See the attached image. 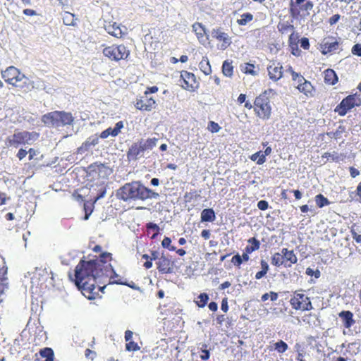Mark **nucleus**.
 <instances>
[{
	"label": "nucleus",
	"instance_id": "6",
	"mask_svg": "<svg viewBox=\"0 0 361 361\" xmlns=\"http://www.w3.org/2000/svg\"><path fill=\"white\" fill-rule=\"evenodd\" d=\"M361 106V99L357 94L348 95L344 98L335 108V112L341 116H344L348 111L355 106Z\"/></svg>",
	"mask_w": 361,
	"mask_h": 361
},
{
	"label": "nucleus",
	"instance_id": "3",
	"mask_svg": "<svg viewBox=\"0 0 361 361\" xmlns=\"http://www.w3.org/2000/svg\"><path fill=\"white\" fill-rule=\"evenodd\" d=\"M42 121L49 128H60L72 126L74 122V117L70 112L54 111L43 115Z\"/></svg>",
	"mask_w": 361,
	"mask_h": 361
},
{
	"label": "nucleus",
	"instance_id": "10",
	"mask_svg": "<svg viewBox=\"0 0 361 361\" xmlns=\"http://www.w3.org/2000/svg\"><path fill=\"white\" fill-rule=\"evenodd\" d=\"M211 36L221 42V44L219 45V49L221 50H225L227 49L232 42L231 38L227 33L223 32L221 28L213 29L211 32Z\"/></svg>",
	"mask_w": 361,
	"mask_h": 361
},
{
	"label": "nucleus",
	"instance_id": "31",
	"mask_svg": "<svg viewBox=\"0 0 361 361\" xmlns=\"http://www.w3.org/2000/svg\"><path fill=\"white\" fill-rule=\"evenodd\" d=\"M270 100L267 96V91L255 98L254 104L255 106H261L265 103H269Z\"/></svg>",
	"mask_w": 361,
	"mask_h": 361
},
{
	"label": "nucleus",
	"instance_id": "60",
	"mask_svg": "<svg viewBox=\"0 0 361 361\" xmlns=\"http://www.w3.org/2000/svg\"><path fill=\"white\" fill-rule=\"evenodd\" d=\"M27 154H29V160H32L37 154V152L32 148H30Z\"/></svg>",
	"mask_w": 361,
	"mask_h": 361
},
{
	"label": "nucleus",
	"instance_id": "43",
	"mask_svg": "<svg viewBox=\"0 0 361 361\" xmlns=\"http://www.w3.org/2000/svg\"><path fill=\"white\" fill-rule=\"evenodd\" d=\"M126 343V348L128 351H136L140 349L137 344L133 341H128Z\"/></svg>",
	"mask_w": 361,
	"mask_h": 361
},
{
	"label": "nucleus",
	"instance_id": "40",
	"mask_svg": "<svg viewBox=\"0 0 361 361\" xmlns=\"http://www.w3.org/2000/svg\"><path fill=\"white\" fill-rule=\"evenodd\" d=\"M171 240L170 238L165 236L164 240L161 242V245L163 247L166 248L171 251H175L176 247L171 245Z\"/></svg>",
	"mask_w": 361,
	"mask_h": 361
},
{
	"label": "nucleus",
	"instance_id": "26",
	"mask_svg": "<svg viewBox=\"0 0 361 361\" xmlns=\"http://www.w3.org/2000/svg\"><path fill=\"white\" fill-rule=\"evenodd\" d=\"M98 189L92 186V188L91 189V192L94 196V202L99 200L101 198H103L106 193V186L104 185H101L99 186H97Z\"/></svg>",
	"mask_w": 361,
	"mask_h": 361
},
{
	"label": "nucleus",
	"instance_id": "62",
	"mask_svg": "<svg viewBox=\"0 0 361 361\" xmlns=\"http://www.w3.org/2000/svg\"><path fill=\"white\" fill-rule=\"evenodd\" d=\"M133 333L130 330H127L125 332V340L126 341H130L133 338Z\"/></svg>",
	"mask_w": 361,
	"mask_h": 361
},
{
	"label": "nucleus",
	"instance_id": "16",
	"mask_svg": "<svg viewBox=\"0 0 361 361\" xmlns=\"http://www.w3.org/2000/svg\"><path fill=\"white\" fill-rule=\"evenodd\" d=\"M192 30L195 32L199 42L204 45L209 39L206 29L202 23H195L192 25Z\"/></svg>",
	"mask_w": 361,
	"mask_h": 361
},
{
	"label": "nucleus",
	"instance_id": "18",
	"mask_svg": "<svg viewBox=\"0 0 361 361\" xmlns=\"http://www.w3.org/2000/svg\"><path fill=\"white\" fill-rule=\"evenodd\" d=\"M99 142V137L97 135L91 136L78 149V153L84 154L89 151L92 147L97 145Z\"/></svg>",
	"mask_w": 361,
	"mask_h": 361
},
{
	"label": "nucleus",
	"instance_id": "64",
	"mask_svg": "<svg viewBox=\"0 0 361 361\" xmlns=\"http://www.w3.org/2000/svg\"><path fill=\"white\" fill-rule=\"evenodd\" d=\"M353 238L358 243H361V235H358L356 232L352 231Z\"/></svg>",
	"mask_w": 361,
	"mask_h": 361
},
{
	"label": "nucleus",
	"instance_id": "63",
	"mask_svg": "<svg viewBox=\"0 0 361 361\" xmlns=\"http://www.w3.org/2000/svg\"><path fill=\"white\" fill-rule=\"evenodd\" d=\"M350 176L353 177V178H355L356 176H357L359 174H360V172L357 169H356L354 167H350Z\"/></svg>",
	"mask_w": 361,
	"mask_h": 361
},
{
	"label": "nucleus",
	"instance_id": "53",
	"mask_svg": "<svg viewBox=\"0 0 361 361\" xmlns=\"http://www.w3.org/2000/svg\"><path fill=\"white\" fill-rule=\"evenodd\" d=\"M147 229L152 230L154 232H159V227L158 226V225H157L154 223H152V222L148 223L147 224Z\"/></svg>",
	"mask_w": 361,
	"mask_h": 361
},
{
	"label": "nucleus",
	"instance_id": "11",
	"mask_svg": "<svg viewBox=\"0 0 361 361\" xmlns=\"http://www.w3.org/2000/svg\"><path fill=\"white\" fill-rule=\"evenodd\" d=\"M180 85L186 90H194L197 88V82L195 76L193 73L188 71H182L180 74Z\"/></svg>",
	"mask_w": 361,
	"mask_h": 361
},
{
	"label": "nucleus",
	"instance_id": "4",
	"mask_svg": "<svg viewBox=\"0 0 361 361\" xmlns=\"http://www.w3.org/2000/svg\"><path fill=\"white\" fill-rule=\"evenodd\" d=\"M39 137V134L35 132L16 133L7 139L9 147L18 148L21 145H32Z\"/></svg>",
	"mask_w": 361,
	"mask_h": 361
},
{
	"label": "nucleus",
	"instance_id": "20",
	"mask_svg": "<svg viewBox=\"0 0 361 361\" xmlns=\"http://www.w3.org/2000/svg\"><path fill=\"white\" fill-rule=\"evenodd\" d=\"M123 128V123L122 121H118L116 123V126L114 128H109L105 130L102 131L99 135V137L102 139L107 138L109 135L115 137L118 135L121 132V130Z\"/></svg>",
	"mask_w": 361,
	"mask_h": 361
},
{
	"label": "nucleus",
	"instance_id": "38",
	"mask_svg": "<svg viewBox=\"0 0 361 361\" xmlns=\"http://www.w3.org/2000/svg\"><path fill=\"white\" fill-rule=\"evenodd\" d=\"M292 79L294 81L295 84L296 85V87H300L302 85L303 82L306 80L302 75L296 72H293Z\"/></svg>",
	"mask_w": 361,
	"mask_h": 361
},
{
	"label": "nucleus",
	"instance_id": "21",
	"mask_svg": "<svg viewBox=\"0 0 361 361\" xmlns=\"http://www.w3.org/2000/svg\"><path fill=\"white\" fill-rule=\"evenodd\" d=\"M154 104L155 102L154 99H148L145 97L137 100L135 104V107L140 110L150 111Z\"/></svg>",
	"mask_w": 361,
	"mask_h": 361
},
{
	"label": "nucleus",
	"instance_id": "1",
	"mask_svg": "<svg viewBox=\"0 0 361 361\" xmlns=\"http://www.w3.org/2000/svg\"><path fill=\"white\" fill-rule=\"evenodd\" d=\"M111 255L104 252L96 259L80 260L75 269V285L79 289L92 292L97 283L104 282L108 277L112 278L111 274H114V277L118 276L111 264L108 263Z\"/></svg>",
	"mask_w": 361,
	"mask_h": 361
},
{
	"label": "nucleus",
	"instance_id": "32",
	"mask_svg": "<svg viewBox=\"0 0 361 361\" xmlns=\"http://www.w3.org/2000/svg\"><path fill=\"white\" fill-rule=\"evenodd\" d=\"M42 357H45V361H54V351L50 348H44L39 352Z\"/></svg>",
	"mask_w": 361,
	"mask_h": 361
},
{
	"label": "nucleus",
	"instance_id": "57",
	"mask_svg": "<svg viewBox=\"0 0 361 361\" xmlns=\"http://www.w3.org/2000/svg\"><path fill=\"white\" fill-rule=\"evenodd\" d=\"M221 309L226 312L228 310V305L227 302V298H224L221 302Z\"/></svg>",
	"mask_w": 361,
	"mask_h": 361
},
{
	"label": "nucleus",
	"instance_id": "5",
	"mask_svg": "<svg viewBox=\"0 0 361 361\" xmlns=\"http://www.w3.org/2000/svg\"><path fill=\"white\" fill-rule=\"evenodd\" d=\"M2 77L8 83L20 88H23L27 81L25 75L14 66H9L2 71Z\"/></svg>",
	"mask_w": 361,
	"mask_h": 361
},
{
	"label": "nucleus",
	"instance_id": "30",
	"mask_svg": "<svg viewBox=\"0 0 361 361\" xmlns=\"http://www.w3.org/2000/svg\"><path fill=\"white\" fill-rule=\"evenodd\" d=\"M253 20V15L250 13H245L240 15V18L237 20V23L239 25H245L249 22Z\"/></svg>",
	"mask_w": 361,
	"mask_h": 361
},
{
	"label": "nucleus",
	"instance_id": "58",
	"mask_svg": "<svg viewBox=\"0 0 361 361\" xmlns=\"http://www.w3.org/2000/svg\"><path fill=\"white\" fill-rule=\"evenodd\" d=\"M73 15H71L69 13H67L66 14V16L63 18L64 23L66 24V25H72L73 24L72 21L71 22L68 18H73Z\"/></svg>",
	"mask_w": 361,
	"mask_h": 361
},
{
	"label": "nucleus",
	"instance_id": "24",
	"mask_svg": "<svg viewBox=\"0 0 361 361\" xmlns=\"http://www.w3.org/2000/svg\"><path fill=\"white\" fill-rule=\"evenodd\" d=\"M105 30L109 34L117 38L121 37L122 36V30L116 23H114L113 24L109 23V25H105Z\"/></svg>",
	"mask_w": 361,
	"mask_h": 361
},
{
	"label": "nucleus",
	"instance_id": "56",
	"mask_svg": "<svg viewBox=\"0 0 361 361\" xmlns=\"http://www.w3.org/2000/svg\"><path fill=\"white\" fill-rule=\"evenodd\" d=\"M260 264H261L262 271H264L265 273H267V271H269V269L268 263L265 260L262 259L260 262Z\"/></svg>",
	"mask_w": 361,
	"mask_h": 361
},
{
	"label": "nucleus",
	"instance_id": "35",
	"mask_svg": "<svg viewBox=\"0 0 361 361\" xmlns=\"http://www.w3.org/2000/svg\"><path fill=\"white\" fill-rule=\"evenodd\" d=\"M315 202H316L317 205L319 208H322V207L330 204L329 200L322 194H319V195H316Z\"/></svg>",
	"mask_w": 361,
	"mask_h": 361
},
{
	"label": "nucleus",
	"instance_id": "50",
	"mask_svg": "<svg viewBox=\"0 0 361 361\" xmlns=\"http://www.w3.org/2000/svg\"><path fill=\"white\" fill-rule=\"evenodd\" d=\"M322 158H326L328 159H331V160L335 161V160L338 159V156H337L336 153L331 154L329 152H325L322 155Z\"/></svg>",
	"mask_w": 361,
	"mask_h": 361
},
{
	"label": "nucleus",
	"instance_id": "23",
	"mask_svg": "<svg viewBox=\"0 0 361 361\" xmlns=\"http://www.w3.org/2000/svg\"><path fill=\"white\" fill-rule=\"evenodd\" d=\"M215 212L212 209H204L201 212V221L202 222H212L215 220Z\"/></svg>",
	"mask_w": 361,
	"mask_h": 361
},
{
	"label": "nucleus",
	"instance_id": "37",
	"mask_svg": "<svg viewBox=\"0 0 361 361\" xmlns=\"http://www.w3.org/2000/svg\"><path fill=\"white\" fill-rule=\"evenodd\" d=\"M209 300V295L207 293H201L198 296V300L196 301V304L200 307H204Z\"/></svg>",
	"mask_w": 361,
	"mask_h": 361
},
{
	"label": "nucleus",
	"instance_id": "13",
	"mask_svg": "<svg viewBox=\"0 0 361 361\" xmlns=\"http://www.w3.org/2000/svg\"><path fill=\"white\" fill-rule=\"evenodd\" d=\"M320 47L322 53L327 54L338 49V42L334 38L326 37L322 41Z\"/></svg>",
	"mask_w": 361,
	"mask_h": 361
},
{
	"label": "nucleus",
	"instance_id": "25",
	"mask_svg": "<svg viewBox=\"0 0 361 361\" xmlns=\"http://www.w3.org/2000/svg\"><path fill=\"white\" fill-rule=\"evenodd\" d=\"M281 254L286 263L289 262V264H290L291 265L292 264H295L297 262L298 259L295 255L294 254L293 250H288L286 248H283L281 250Z\"/></svg>",
	"mask_w": 361,
	"mask_h": 361
},
{
	"label": "nucleus",
	"instance_id": "41",
	"mask_svg": "<svg viewBox=\"0 0 361 361\" xmlns=\"http://www.w3.org/2000/svg\"><path fill=\"white\" fill-rule=\"evenodd\" d=\"M271 147H267L265 149L264 154L262 153V155H260L259 159L257 161V164L259 165L263 164L266 161V156L269 155L271 153Z\"/></svg>",
	"mask_w": 361,
	"mask_h": 361
},
{
	"label": "nucleus",
	"instance_id": "12",
	"mask_svg": "<svg viewBox=\"0 0 361 361\" xmlns=\"http://www.w3.org/2000/svg\"><path fill=\"white\" fill-rule=\"evenodd\" d=\"M157 269L161 274H171L173 272V262H171L169 257L165 256L164 253L161 254L159 261L156 262Z\"/></svg>",
	"mask_w": 361,
	"mask_h": 361
},
{
	"label": "nucleus",
	"instance_id": "27",
	"mask_svg": "<svg viewBox=\"0 0 361 361\" xmlns=\"http://www.w3.org/2000/svg\"><path fill=\"white\" fill-rule=\"evenodd\" d=\"M271 264L276 267L284 264L286 267H290V264H287L286 262H285L281 252H277L273 255L271 257Z\"/></svg>",
	"mask_w": 361,
	"mask_h": 361
},
{
	"label": "nucleus",
	"instance_id": "39",
	"mask_svg": "<svg viewBox=\"0 0 361 361\" xmlns=\"http://www.w3.org/2000/svg\"><path fill=\"white\" fill-rule=\"evenodd\" d=\"M274 349L279 353H284L288 349V345L283 341H279L274 344Z\"/></svg>",
	"mask_w": 361,
	"mask_h": 361
},
{
	"label": "nucleus",
	"instance_id": "19",
	"mask_svg": "<svg viewBox=\"0 0 361 361\" xmlns=\"http://www.w3.org/2000/svg\"><path fill=\"white\" fill-rule=\"evenodd\" d=\"M338 316L343 326L347 329H350L355 323V320L353 319V314L350 311H341Z\"/></svg>",
	"mask_w": 361,
	"mask_h": 361
},
{
	"label": "nucleus",
	"instance_id": "55",
	"mask_svg": "<svg viewBox=\"0 0 361 361\" xmlns=\"http://www.w3.org/2000/svg\"><path fill=\"white\" fill-rule=\"evenodd\" d=\"M27 154V151H26L25 149H20L18 154H17V157L20 159V160H22L23 158L25 157V156Z\"/></svg>",
	"mask_w": 361,
	"mask_h": 361
},
{
	"label": "nucleus",
	"instance_id": "28",
	"mask_svg": "<svg viewBox=\"0 0 361 361\" xmlns=\"http://www.w3.org/2000/svg\"><path fill=\"white\" fill-rule=\"evenodd\" d=\"M197 350V353L202 360H209L210 357V352L209 350L207 349V345L205 343H200Z\"/></svg>",
	"mask_w": 361,
	"mask_h": 361
},
{
	"label": "nucleus",
	"instance_id": "46",
	"mask_svg": "<svg viewBox=\"0 0 361 361\" xmlns=\"http://www.w3.org/2000/svg\"><path fill=\"white\" fill-rule=\"evenodd\" d=\"M231 262L233 263L234 265L240 267L243 262L241 256L239 254L234 255L231 259Z\"/></svg>",
	"mask_w": 361,
	"mask_h": 361
},
{
	"label": "nucleus",
	"instance_id": "34",
	"mask_svg": "<svg viewBox=\"0 0 361 361\" xmlns=\"http://www.w3.org/2000/svg\"><path fill=\"white\" fill-rule=\"evenodd\" d=\"M233 67L231 65V63H229L228 61H225L222 65V72H223L224 75L227 77H231L233 75Z\"/></svg>",
	"mask_w": 361,
	"mask_h": 361
},
{
	"label": "nucleus",
	"instance_id": "36",
	"mask_svg": "<svg viewBox=\"0 0 361 361\" xmlns=\"http://www.w3.org/2000/svg\"><path fill=\"white\" fill-rule=\"evenodd\" d=\"M158 139L157 138H149L145 141H140L142 144L145 150L152 149L154 147L157 145V142Z\"/></svg>",
	"mask_w": 361,
	"mask_h": 361
},
{
	"label": "nucleus",
	"instance_id": "17",
	"mask_svg": "<svg viewBox=\"0 0 361 361\" xmlns=\"http://www.w3.org/2000/svg\"><path fill=\"white\" fill-rule=\"evenodd\" d=\"M255 111L262 119L268 120L271 114V107L269 103H265L261 106H255Z\"/></svg>",
	"mask_w": 361,
	"mask_h": 361
},
{
	"label": "nucleus",
	"instance_id": "2",
	"mask_svg": "<svg viewBox=\"0 0 361 361\" xmlns=\"http://www.w3.org/2000/svg\"><path fill=\"white\" fill-rule=\"evenodd\" d=\"M118 199L131 203L137 201H145L148 199H157L158 192L145 187L140 181H132L124 184L116 190Z\"/></svg>",
	"mask_w": 361,
	"mask_h": 361
},
{
	"label": "nucleus",
	"instance_id": "9",
	"mask_svg": "<svg viewBox=\"0 0 361 361\" xmlns=\"http://www.w3.org/2000/svg\"><path fill=\"white\" fill-rule=\"evenodd\" d=\"M111 169L102 163H93L87 167V173L93 177L98 176L101 178H106L111 173Z\"/></svg>",
	"mask_w": 361,
	"mask_h": 361
},
{
	"label": "nucleus",
	"instance_id": "42",
	"mask_svg": "<svg viewBox=\"0 0 361 361\" xmlns=\"http://www.w3.org/2000/svg\"><path fill=\"white\" fill-rule=\"evenodd\" d=\"M241 70L244 71L245 73H249L254 75L255 72L253 71L254 66L250 63H244L240 66Z\"/></svg>",
	"mask_w": 361,
	"mask_h": 361
},
{
	"label": "nucleus",
	"instance_id": "54",
	"mask_svg": "<svg viewBox=\"0 0 361 361\" xmlns=\"http://www.w3.org/2000/svg\"><path fill=\"white\" fill-rule=\"evenodd\" d=\"M314 4L312 1H306V3L302 6V9L305 11H310L313 8Z\"/></svg>",
	"mask_w": 361,
	"mask_h": 361
},
{
	"label": "nucleus",
	"instance_id": "14",
	"mask_svg": "<svg viewBox=\"0 0 361 361\" xmlns=\"http://www.w3.org/2000/svg\"><path fill=\"white\" fill-rule=\"evenodd\" d=\"M267 71L269 78L274 81H277L283 76L282 66L280 63L272 62L267 66Z\"/></svg>",
	"mask_w": 361,
	"mask_h": 361
},
{
	"label": "nucleus",
	"instance_id": "51",
	"mask_svg": "<svg viewBox=\"0 0 361 361\" xmlns=\"http://www.w3.org/2000/svg\"><path fill=\"white\" fill-rule=\"evenodd\" d=\"M341 16L339 14H335L332 16L329 20V24L331 25L336 24L339 20Z\"/></svg>",
	"mask_w": 361,
	"mask_h": 361
},
{
	"label": "nucleus",
	"instance_id": "47",
	"mask_svg": "<svg viewBox=\"0 0 361 361\" xmlns=\"http://www.w3.org/2000/svg\"><path fill=\"white\" fill-rule=\"evenodd\" d=\"M300 47L304 49L310 48L309 39L307 37H302L300 41Z\"/></svg>",
	"mask_w": 361,
	"mask_h": 361
},
{
	"label": "nucleus",
	"instance_id": "22",
	"mask_svg": "<svg viewBox=\"0 0 361 361\" xmlns=\"http://www.w3.org/2000/svg\"><path fill=\"white\" fill-rule=\"evenodd\" d=\"M324 82L328 85H335L338 82V77L332 69H327L324 72Z\"/></svg>",
	"mask_w": 361,
	"mask_h": 361
},
{
	"label": "nucleus",
	"instance_id": "15",
	"mask_svg": "<svg viewBox=\"0 0 361 361\" xmlns=\"http://www.w3.org/2000/svg\"><path fill=\"white\" fill-rule=\"evenodd\" d=\"M145 149L141 142L133 144L128 152V158L130 160H137L142 157Z\"/></svg>",
	"mask_w": 361,
	"mask_h": 361
},
{
	"label": "nucleus",
	"instance_id": "8",
	"mask_svg": "<svg viewBox=\"0 0 361 361\" xmlns=\"http://www.w3.org/2000/svg\"><path fill=\"white\" fill-rule=\"evenodd\" d=\"M290 303L296 310L308 311L313 309L310 298L302 293H295L294 296L290 300Z\"/></svg>",
	"mask_w": 361,
	"mask_h": 361
},
{
	"label": "nucleus",
	"instance_id": "52",
	"mask_svg": "<svg viewBox=\"0 0 361 361\" xmlns=\"http://www.w3.org/2000/svg\"><path fill=\"white\" fill-rule=\"evenodd\" d=\"M248 242L251 243L253 247H257V250L259 248L260 243L255 238H251L248 240Z\"/></svg>",
	"mask_w": 361,
	"mask_h": 361
},
{
	"label": "nucleus",
	"instance_id": "7",
	"mask_svg": "<svg viewBox=\"0 0 361 361\" xmlns=\"http://www.w3.org/2000/svg\"><path fill=\"white\" fill-rule=\"evenodd\" d=\"M103 54L105 56L109 58L111 60L119 61L126 59L130 54L129 50L123 45H112L104 49Z\"/></svg>",
	"mask_w": 361,
	"mask_h": 361
},
{
	"label": "nucleus",
	"instance_id": "44",
	"mask_svg": "<svg viewBox=\"0 0 361 361\" xmlns=\"http://www.w3.org/2000/svg\"><path fill=\"white\" fill-rule=\"evenodd\" d=\"M208 128L212 133H217L221 129L219 124L214 121H209Z\"/></svg>",
	"mask_w": 361,
	"mask_h": 361
},
{
	"label": "nucleus",
	"instance_id": "33",
	"mask_svg": "<svg viewBox=\"0 0 361 361\" xmlns=\"http://www.w3.org/2000/svg\"><path fill=\"white\" fill-rule=\"evenodd\" d=\"M297 89L300 92H302L305 94L307 95L309 93L312 92L313 87L311 82L306 80L305 82H303L302 85L300 87H297Z\"/></svg>",
	"mask_w": 361,
	"mask_h": 361
},
{
	"label": "nucleus",
	"instance_id": "45",
	"mask_svg": "<svg viewBox=\"0 0 361 361\" xmlns=\"http://www.w3.org/2000/svg\"><path fill=\"white\" fill-rule=\"evenodd\" d=\"M352 54L361 56V44H355L351 49Z\"/></svg>",
	"mask_w": 361,
	"mask_h": 361
},
{
	"label": "nucleus",
	"instance_id": "48",
	"mask_svg": "<svg viewBox=\"0 0 361 361\" xmlns=\"http://www.w3.org/2000/svg\"><path fill=\"white\" fill-rule=\"evenodd\" d=\"M269 207L268 202L266 200H260L257 202V207L260 210H266Z\"/></svg>",
	"mask_w": 361,
	"mask_h": 361
},
{
	"label": "nucleus",
	"instance_id": "29",
	"mask_svg": "<svg viewBox=\"0 0 361 361\" xmlns=\"http://www.w3.org/2000/svg\"><path fill=\"white\" fill-rule=\"evenodd\" d=\"M199 68L207 75L212 73L211 66L207 58L202 59L199 63Z\"/></svg>",
	"mask_w": 361,
	"mask_h": 361
},
{
	"label": "nucleus",
	"instance_id": "59",
	"mask_svg": "<svg viewBox=\"0 0 361 361\" xmlns=\"http://www.w3.org/2000/svg\"><path fill=\"white\" fill-rule=\"evenodd\" d=\"M149 257H150V259L151 260H157V261H159V258H160L159 253L157 251H152L151 252V256H149Z\"/></svg>",
	"mask_w": 361,
	"mask_h": 361
},
{
	"label": "nucleus",
	"instance_id": "61",
	"mask_svg": "<svg viewBox=\"0 0 361 361\" xmlns=\"http://www.w3.org/2000/svg\"><path fill=\"white\" fill-rule=\"evenodd\" d=\"M23 13L26 16H36L37 13L35 11L30 8H26L23 10Z\"/></svg>",
	"mask_w": 361,
	"mask_h": 361
},
{
	"label": "nucleus",
	"instance_id": "49",
	"mask_svg": "<svg viewBox=\"0 0 361 361\" xmlns=\"http://www.w3.org/2000/svg\"><path fill=\"white\" fill-rule=\"evenodd\" d=\"M293 29H294V27L292 25H284V24H283V25H281V27L279 28V30L282 33H284V32H288V30L293 31Z\"/></svg>",
	"mask_w": 361,
	"mask_h": 361
}]
</instances>
